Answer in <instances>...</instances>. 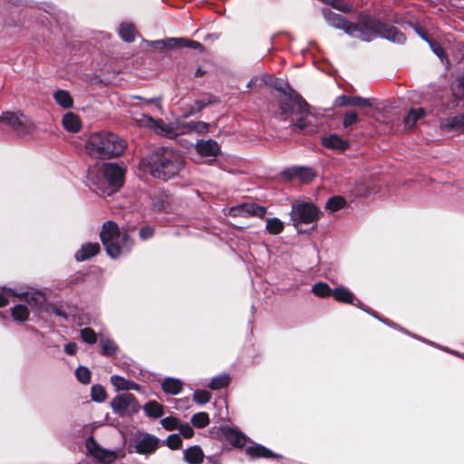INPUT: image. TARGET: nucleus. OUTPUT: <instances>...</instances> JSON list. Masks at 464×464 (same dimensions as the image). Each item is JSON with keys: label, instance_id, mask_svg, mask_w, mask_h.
Returning a JSON list of instances; mask_svg holds the SVG:
<instances>
[{"label": "nucleus", "instance_id": "17", "mask_svg": "<svg viewBox=\"0 0 464 464\" xmlns=\"http://www.w3.org/2000/svg\"><path fill=\"white\" fill-rule=\"evenodd\" d=\"M334 105L338 107L355 106V107H372V103L370 99L359 96H338L334 101Z\"/></svg>", "mask_w": 464, "mask_h": 464}, {"label": "nucleus", "instance_id": "51", "mask_svg": "<svg viewBox=\"0 0 464 464\" xmlns=\"http://www.w3.org/2000/svg\"><path fill=\"white\" fill-rule=\"evenodd\" d=\"M322 2L333 6L334 8L341 11H348V8H346L340 0H321Z\"/></svg>", "mask_w": 464, "mask_h": 464}, {"label": "nucleus", "instance_id": "59", "mask_svg": "<svg viewBox=\"0 0 464 464\" xmlns=\"http://www.w3.org/2000/svg\"><path fill=\"white\" fill-rule=\"evenodd\" d=\"M7 304L8 299L3 294H0V307H4Z\"/></svg>", "mask_w": 464, "mask_h": 464}, {"label": "nucleus", "instance_id": "58", "mask_svg": "<svg viewBox=\"0 0 464 464\" xmlns=\"http://www.w3.org/2000/svg\"><path fill=\"white\" fill-rule=\"evenodd\" d=\"M267 76L264 75L263 78L254 77L250 80V82L247 83V87L250 88L257 83L258 81H265Z\"/></svg>", "mask_w": 464, "mask_h": 464}, {"label": "nucleus", "instance_id": "56", "mask_svg": "<svg viewBox=\"0 0 464 464\" xmlns=\"http://www.w3.org/2000/svg\"><path fill=\"white\" fill-rule=\"evenodd\" d=\"M188 47L191 49L199 50L200 52L204 50L203 45L200 43L193 40H191L190 43H188Z\"/></svg>", "mask_w": 464, "mask_h": 464}, {"label": "nucleus", "instance_id": "20", "mask_svg": "<svg viewBox=\"0 0 464 464\" xmlns=\"http://www.w3.org/2000/svg\"><path fill=\"white\" fill-rule=\"evenodd\" d=\"M223 433L227 440L236 447H243L246 443V437L235 429L226 428L223 430Z\"/></svg>", "mask_w": 464, "mask_h": 464}, {"label": "nucleus", "instance_id": "53", "mask_svg": "<svg viewBox=\"0 0 464 464\" xmlns=\"http://www.w3.org/2000/svg\"><path fill=\"white\" fill-rule=\"evenodd\" d=\"M76 344L73 343H67L65 346H64V351L66 353L70 354V355H72L75 353L76 352Z\"/></svg>", "mask_w": 464, "mask_h": 464}, {"label": "nucleus", "instance_id": "8", "mask_svg": "<svg viewBox=\"0 0 464 464\" xmlns=\"http://www.w3.org/2000/svg\"><path fill=\"white\" fill-rule=\"evenodd\" d=\"M136 120L140 125L148 127L158 135L167 138L178 136V121L167 123L162 120H156L146 114H141Z\"/></svg>", "mask_w": 464, "mask_h": 464}, {"label": "nucleus", "instance_id": "36", "mask_svg": "<svg viewBox=\"0 0 464 464\" xmlns=\"http://www.w3.org/2000/svg\"><path fill=\"white\" fill-rule=\"evenodd\" d=\"M191 423L197 428H205L209 424V418L207 412H198L192 416Z\"/></svg>", "mask_w": 464, "mask_h": 464}, {"label": "nucleus", "instance_id": "24", "mask_svg": "<svg viewBox=\"0 0 464 464\" xmlns=\"http://www.w3.org/2000/svg\"><path fill=\"white\" fill-rule=\"evenodd\" d=\"M441 127L449 130L464 131V111L448 119L445 124L441 123Z\"/></svg>", "mask_w": 464, "mask_h": 464}, {"label": "nucleus", "instance_id": "55", "mask_svg": "<svg viewBox=\"0 0 464 464\" xmlns=\"http://www.w3.org/2000/svg\"><path fill=\"white\" fill-rule=\"evenodd\" d=\"M178 42H177V49L178 48H182V47H188V43H190L191 40L189 39H187V38H177Z\"/></svg>", "mask_w": 464, "mask_h": 464}, {"label": "nucleus", "instance_id": "61", "mask_svg": "<svg viewBox=\"0 0 464 464\" xmlns=\"http://www.w3.org/2000/svg\"><path fill=\"white\" fill-rule=\"evenodd\" d=\"M154 208H157V209H159V210H163V209H165V206H164L162 203H160V204L154 203Z\"/></svg>", "mask_w": 464, "mask_h": 464}, {"label": "nucleus", "instance_id": "29", "mask_svg": "<svg viewBox=\"0 0 464 464\" xmlns=\"http://www.w3.org/2000/svg\"><path fill=\"white\" fill-rule=\"evenodd\" d=\"M11 314L14 321L25 322L29 318V309L24 304H16L11 309Z\"/></svg>", "mask_w": 464, "mask_h": 464}, {"label": "nucleus", "instance_id": "40", "mask_svg": "<svg viewBox=\"0 0 464 464\" xmlns=\"http://www.w3.org/2000/svg\"><path fill=\"white\" fill-rule=\"evenodd\" d=\"M344 205V199L341 197H333L328 199L325 208L331 211L334 212L340 209Z\"/></svg>", "mask_w": 464, "mask_h": 464}, {"label": "nucleus", "instance_id": "45", "mask_svg": "<svg viewBox=\"0 0 464 464\" xmlns=\"http://www.w3.org/2000/svg\"><path fill=\"white\" fill-rule=\"evenodd\" d=\"M210 398V393L204 390L196 391L193 394L194 401L199 404H205L208 402Z\"/></svg>", "mask_w": 464, "mask_h": 464}, {"label": "nucleus", "instance_id": "5", "mask_svg": "<svg viewBox=\"0 0 464 464\" xmlns=\"http://www.w3.org/2000/svg\"><path fill=\"white\" fill-rule=\"evenodd\" d=\"M100 237L108 255L113 258L121 255L122 248L129 250L131 246L129 236L126 233L122 235L121 245L118 242L121 237V231L118 225L111 220L103 224Z\"/></svg>", "mask_w": 464, "mask_h": 464}, {"label": "nucleus", "instance_id": "12", "mask_svg": "<svg viewBox=\"0 0 464 464\" xmlns=\"http://www.w3.org/2000/svg\"><path fill=\"white\" fill-rule=\"evenodd\" d=\"M86 448L88 452L95 459L103 464H111L114 462L118 458L116 451L103 449L93 440V438H90L86 441Z\"/></svg>", "mask_w": 464, "mask_h": 464}, {"label": "nucleus", "instance_id": "6", "mask_svg": "<svg viewBox=\"0 0 464 464\" xmlns=\"http://www.w3.org/2000/svg\"><path fill=\"white\" fill-rule=\"evenodd\" d=\"M99 175L108 184L105 188L103 181L96 182L99 189L104 194L111 195L123 185L125 169L115 163H104L99 168Z\"/></svg>", "mask_w": 464, "mask_h": 464}, {"label": "nucleus", "instance_id": "26", "mask_svg": "<svg viewBox=\"0 0 464 464\" xmlns=\"http://www.w3.org/2000/svg\"><path fill=\"white\" fill-rule=\"evenodd\" d=\"M143 411L150 418H160L164 414L163 406L156 401H150L143 406Z\"/></svg>", "mask_w": 464, "mask_h": 464}, {"label": "nucleus", "instance_id": "60", "mask_svg": "<svg viewBox=\"0 0 464 464\" xmlns=\"http://www.w3.org/2000/svg\"><path fill=\"white\" fill-rule=\"evenodd\" d=\"M53 313H55L57 315L65 317V314H63V313L59 308H57V307H53Z\"/></svg>", "mask_w": 464, "mask_h": 464}, {"label": "nucleus", "instance_id": "41", "mask_svg": "<svg viewBox=\"0 0 464 464\" xmlns=\"http://www.w3.org/2000/svg\"><path fill=\"white\" fill-rule=\"evenodd\" d=\"M437 58L440 60V62L444 65L445 72L448 71L450 65V62L449 59V56L444 50V48L437 42Z\"/></svg>", "mask_w": 464, "mask_h": 464}, {"label": "nucleus", "instance_id": "50", "mask_svg": "<svg viewBox=\"0 0 464 464\" xmlns=\"http://www.w3.org/2000/svg\"><path fill=\"white\" fill-rule=\"evenodd\" d=\"M179 430L180 434L187 439L191 438L194 435V430L192 427L188 423L181 424L179 427Z\"/></svg>", "mask_w": 464, "mask_h": 464}, {"label": "nucleus", "instance_id": "9", "mask_svg": "<svg viewBox=\"0 0 464 464\" xmlns=\"http://www.w3.org/2000/svg\"><path fill=\"white\" fill-rule=\"evenodd\" d=\"M0 123L13 128L20 135H28L34 130V125L24 114L5 111L0 116Z\"/></svg>", "mask_w": 464, "mask_h": 464}, {"label": "nucleus", "instance_id": "25", "mask_svg": "<svg viewBox=\"0 0 464 464\" xmlns=\"http://www.w3.org/2000/svg\"><path fill=\"white\" fill-rule=\"evenodd\" d=\"M161 387L166 393L176 395L181 392L182 382L178 379L166 378L163 381Z\"/></svg>", "mask_w": 464, "mask_h": 464}, {"label": "nucleus", "instance_id": "52", "mask_svg": "<svg viewBox=\"0 0 464 464\" xmlns=\"http://www.w3.org/2000/svg\"><path fill=\"white\" fill-rule=\"evenodd\" d=\"M153 235V228L150 227H146L140 229V236L143 239L150 238Z\"/></svg>", "mask_w": 464, "mask_h": 464}, {"label": "nucleus", "instance_id": "46", "mask_svg": "<svg viewBox=\"0 0 464 464\" xmlns=\"http://www.w3.org/2000/svg\"><path fill=\"white\" fill-rule=\"evenodd\" d=\"M81 336L88 343H94L97 340L95 332L88 327L81 331Z\"/></svg>", "mask_w": 464, "mask_h": 464}, {"label": "nucleus", "instance_id": "14", "mask_svg": "<svg viewBox=\"0 0 464 464\" xmlns=\"http://www.w3.org/2000/svg\"><path fill=\"white\" fill-rule=\"evenodd\" d=\"M266 214V208L257 206L254 203H246L238 205L228 209V215L232 217H258L262 218Z\"/></svg>", "mask_w": 464, "mask_h": 464}, {"label": "nucleus", "instance_id": "31", "mask_svg": "<svg viewBox=\"0 0 464 464\" xmlns=\"http://www.w3.org/2000/svg\"><path fill=\"white\" fill-rule=\"evenodd\" d=\"M246 453H247V455H249L252 458H258V457L271 458V457H273V453L269 450H267L265 447L260 446V445L248 447L246 449Z\"/></svg>", "mask_w": 464, "mask_h": 464}, {"label": "nucleus", "instance_id": "4", "mask_svg": "<svg viewBox=\"0 0 464 464\" xmlns=\"http://www.w3.org/2000/svg\"><path fill=\"white\" fill-rule=\"evenodd\" d=\"M275 87L283 92L279 98V115L287 119L294 114H301L302 116L297 120L295 125L299 129L306 127V120L303 114L308 111V104L291 89L288 88V92H286L281 86L276 85Z\"/></svg>", "mask_w": 464, "mask_h": 464}, {"label": "nucleus", "instance_id": "16", "mask_svg": "<svg viewBox=\"0 0 464 464\" xmlns=\"http://www.w3.org/2000/svg\"><path fill=\"white\" fill-rule=\"evenodd\" d=\"M196 151L202 157H216L220 152V146L212 140H200L195 145Z\"/></svg>", "mask_w": 464, "mask_h": 464}, {"label": "nucleus", "instance_id": "54", "mask_svg": "<svg viewBox=\"0 0 464 464\" xmlns=\"http://www.w3.org/2000/svg\"><path fill=\"white\" fill-rule=\"evenodd\" d=\"M437 349H440V350L446 351V352L450 353H452V354H454V355H456L458 357H460V358L464 359V353H459L457 351L450 350L448 348H445V347L440 345L439 343H437Z\"/></svg>", "mask_w": 464, "mask_h": 464}, {"label": "nucleus", "instance_id": "44", "mask_svg": "<svg viewBox=\"0 0 464 464\" xmlns=\"http://www.w3.org/2000/svg\"><path fill=\"white\" fill-rule=\"evenodd\" d=\"M101 344L102 347V353L105 355L113 354L117 350V346L114 343V342H112L109 339H102Z\"/></svg>", "mask_w": 464, "mask_h": 464}, {"label": "nucleus", "instance_id": "28", "mask_svg": "<svg viewBox=\"0 0 464 464\" xmlns=\"http://www.w3.org/2000/svg\"><path fill=\"white\" fill-rule=\"evenodd\" d=\"M53 98L55 102L64 109H68L72 106V98L67 91L59 90L55 92Z\"/></svg>", "mask_w": 464, "mask_h": 464}, {"label": "nucleus", "instance_id": "62", "mask_svg": "<svg viewBox=\"0 0 464 464\" xmlns=\"http://www.w3.org/2000/svg\"><path fill=\"white\" fill-rule=\"evenodd\" d=\"M203 74H204V72H203L200 68H198V69L197 70V72H196V76H197V77H200V76H202Z\"/></svg>", "mask_w": 464, "mask_h": 464}, {"label": "nucleus", "instance_id": "1", "mask_svg": "<svg viewBox=\"0 0 464 464\" xmlns=\"http://www.w3.org/2000/svg\"><path fill=\"white\" fill-rule=\"evenodd\" d=\"M323 15L326 23L337 29H342L345 33L354 35L363 41H369L377 34H382L384 37L393 42H402L403 36L393 27H385L375 20L368 19L363 22L362 27L351 24L342 15L332 12L329 9L323 10Z\"/></svg>", "mask_w": 464, "mask_h": 464}, {"label": "nucleus", "instance_id": "15", "mask_svg": "<svg viewBox=\"0 0 464 464\" xmlns=\"http://www.w3.org/2000/svg\"><path fill=\"white\" fill-rule=\"evenodd\" d=\"M209 124L201 121H178V136L191 133L204 134L208 132Z\"/></svg>", "mask_w": 464, "mask_h": 464}, {"label": "nucleus", "instance_id": "57", "mask_svg": "<svg viewBox=\"0 0 464 464\" xmlns=\"http://www.w3.org/2000/svg\"><path fill=\"white\" fill-rule=\"evenodd\" d=\"M416 32L420 35V37H422L424 40H426V41L430 44V45L431 49H432L433 51H435V48H434V44H433V43H432V42H430V41L426 37V34H425V32H423L421 29H419V28H417V29H416Z\"/></svg>", "mask_w": 464, "mask_h": 464}, {"label": "nucleus", "instance_id": "2", "mask_svg": "<svg viewBox=\"0 0 464 464\" xmlns=\"http://www.w3.org/2000/svg\"><path fill=\"white\" fill-rule=\"evenodd\" d=\"M144 164L154 178L169 179L179 173L184 166V160L179 151L161 148L150 154Z\"/></svg>", "mask_w": 464, "mask_h": 464}, {"label": "nucleus", "instance_id": "10", "mask_svg": "<svg viewBox=\"0 0 464 464\" xmlns=\"http://www.w3.org/2000/svg\"><path fill=\"white\" fill-rule=\"evenodd\" d=\"M111 406L119 416L132 415L140 410L135 397L130 393L116 396L111 400Z\"/></svg>", "mask_w": 464, "mask_h": 464}, {"label": "nucleus", "instance_id": "23", "mask_svg": "<svg viewBox=\"0 0 464 464\" xmlns=\"http://www.w3.org/2000/svg\"><path fill=\"white\" fill-rule=\"evenodd\" d=\"M63 125L68 131L78 132L81 129V121L73 112H67L63 116Z\"/></svg>", "mask_w": 464, "mask_h": 464}, {"label": "nucleus", "instance_id": "35", "mask_svg": "<svg viewBox=\"0 0 464 464\" xmlns=\"http://www.w3.org/2000/svg\"><path fill=\"white\" fill-rule=\"evenodd\" d=\"M212 102L213 101L211 98H204L201 100H197L194 102V105L190 108V110L184 115L186 117H188L190 115L199 113L207 105L211 104Z\"/></svg>", "mask_w": 464, "mask_h": 464}, {"label": "nucleus", "instance_id": "42", "mask_svg": "<svg viewBox=\"0 0 464 464\" xmlns=\"http://www.w3.org/2000/svg\"><path fill=\"white\" fill-rule=\"evenodd\" d=\"M77 379L84 384H87L91 381V372L84 366H80L75 372Z\"/></svg>", "mask_w": 464, "mask_h": 464}, {"label": "nucleus", "instance_id": "7", "mask_svg": "<svg viewBox=\"0 0 464 464\" xmlns=\"http://www.w3.org/2000/svg\"><path fill=\"white\" fill-rule=\"evenodd\" d=\"M291 220L297 228L301 224H311L318 220L320 210L313 203L295 202L292 205Z\"/></svg>", "mask_w": 464, "mask_h": 464}, {"label": "nucleus", "instance_id": "13", "mask_svg": "<svg viewBox=\"0 0 464 464\" xmlns=\"http://www.w3.org/2000/svg\"><path fill=\"white\" fill-rule=\"evenodd\" d=\"M3 290L12 295L17 296L19 299L25 301L33 309L40 308L46 301V296L44 293L36 290H28L17 292L11 288H3Z\"/></svg>", "mask_w": 464, "mask_h": 464}, {"label": "nucleus", "instance_id": "11", "mask_svg": "<svg viewBox=\"0 0 464 464\" xmlns=\"http://www.w3.org/2000/svg\"><path fill=\"white\" fill-rule=\"evenodd\" d=\"M133 442L136 452L141 455L152 454L160 446L156 436L140 430L134 434Z\"/></svg>", "mask_w": 464, "mask_h": 464}, {"label": "nucleus", "instance_id": "43", "mask_svg": "<svg viewBox=\"0 0 464 464\" xmlns=\"http://www.w3.org/2000/svg\"><path fill=\"white\" fill-rule=\"evenodd\" d=\"M92 398L93 401L102 402L106 399V392L101 385H94L92 388Z\"/></svg>", "mask_w": 464, "mask_h": 464}, {"label": "nucleus", "instance_id": "21", "mask_svg": "<svg viewBox=\"0 0 464 464\" xmlns=\"http://www.w3.org/2000/svg\"><path fill=\"white\" fill-rule=\"evenodd\" d=\"M111 382L117 391L139 390L138 384L119 375H112Z\"/></svg>", "mask_w": 464, "mask_h": 464}, {"label": "nucleus", "instance_id": "3", "mask_svg": "<svg viewBox=\"0 0 464 464\" xmlns=\"http://www.w3.org/2000/svg\"><path fill=\"white\" fill-rule=\"evenodd\" d=\"M125 148V141L118 135L111 132L92 134L87 143L90 153L98 158L120 156Z\"/></svg>", "mask_w": 464, "mask_h": 464}, {"label": "nucleus", "instance_id": "34", "mask_svg": "<svg viewBox=\"0 0 464 464\" xmlns=\"http://www.w3.org/2000/svg\"><path fill=\"white\" fill-rule=\"evenodd\" d=\"M120 35L126 42H132L135 38V28L130 24H121L119 29Z\"/></svg>", "mask_w": 464, "mask_h": 464}, {"label": "nucleus", "instance_id": "49", "mask_svg": "<svg viewBox=\"0 0 464 464\" xmlns=\"http://www.w3.org/2000/svg\"><path fill=\"white\" fill-rule=\"evenodd\" d=\"M358 120V115L355 111H350L345 112L343 116V124L345 128L350 127L354 124Z\"/></svg>", "mask_w": 464, "mask_h": 464}, {"label": "nucleus", "instance_id": "19", "mask_svg": "<svg viewBox=\"0 0 464 464\" xmlns=\"http://www.w3.org/2000/svg\"><path fill=\"white\" fill-rule=\"evenodd\" d=\"M322 143L326 148L340 151H343L349 147L348 141L343 140L336 134H331L328 137H324L322 139Z\"/></svg>", "mask_w": 464, "mask_h": 464}, {"label": "nucleus", "instance_id": "33", "mask_svg": "<svg viewBox=\"0 0 464 464\" xmlns=\"http://www.w3.org/2000/svg\"><path fill=\"white\" fill-rule=\"evenodd\" d=\"M332 295L339 302L352 303L353 299V294L343 287L336 288L334 292L332 291Z\"/></svg>", "mask_w": 464, "mask_h": 464}, {"label": "nucleus", "instance_id": "47", "mask_svg": "<svg viewBox=\"0 0 464 464\" xmlns=\"http://www.w3.org/2000/svg\"><path fill=\"white\" fill-rule=\"evenodd\" d=\"M167 445L171 450H178L182 445V440L178 434H171L167 438Z\"/></svg>", "mask_w": 464, "mask_h": 464}, {"label": "nucleus", "instance_id": "27", "mask_svg": "<svg viewBox=\"0 0 464 464\" xmlns=\"http://www.w3.org/2000/svg\"><path fill=\"white\" fill-rule=\"evenodd\" d=\"M425 115L422 108L411 109L404 119L405 128L411 129Z\"/></svg>", "mask_w": 464, "mask_h": 464}, {"label": "nucleus", "instance_id": "18", "mask_svg": "<svg viewBox=\"0 0 464 464\" xmlns=\"http://www.w3.org/2000/svg\"><path fill=\"white\" fill-rule=\"evenodd\" d=\"M99 251L100 246L98 243H86L81 246L74 256L78 262H82L96 256Z\"/></svg>", "mask_w": 464, "mask_h": 464}, {"label": "nucleus", "instance_id": "22", "mask_svg": "<svg viewBox=\"0 0 464 464\" xmlns=\"http://www.w3.org/2000/svg\"><path fill=\"white\" fill-rule=\"evenodd\" d=\"M183 454L184 459L189 464H199L204 459V453L198 446H192L187 449Z\"/></svg>", "mask_w": 464, "mask_h": 464}, {"label": "nucleus", "instance_id": "48", "mask_svg": "<svg viewBox=\"0 0 464 464\" xmlns=\"http://www.w3.org/2000/svg\"><path fill=\"white\" fill-rule=\"evenodd\" d=\"M162 426L168 430H173L179 427V420L175 417H167L161 420Z\"/></svg>", "mask_w": 464, "mask_h": 464}, {"label": "nucleus", "instance_id": "37", "mask_svg": "<svg viewBox=\"0 0 464 464\" xmlns=\"http://www.w3.org/2000/svg\"><path fill=\"white\" fill-rule=\"evenodd\" d=\"M313 293L319 297H327L332 295V289L325 283H316L312 289Z\"/></svg>", "mask_w": 464, "mask_h": 464}, {"label": "nucleus", "instance_id": "32", "mask_svg": "<svg viewBox=\"0 0 464 464\" xmlns=\"http://www.w3.org/2000/svg\"><path fill=\"white\" fill-rule=\"evenodd\" d=\"M294 173L299 180L304 183L310 182L315 177L314 170L309 168H296L294 169Z\"/></svg>", "mask_w": 464, "mask_h": 464}, {"label": "nucleus", "instance_id": "39", "mask_svg": "<svg viewBox=\"0 0 464 464\" xmlns=\"http://www.w3.org/2000/svg\"><path fill=\"white\" fill-rule=\"evenodd\" d=\"M229 381L230 379L228 375H220L215 377L211 380L209 388L212 390H219L226 387L229 383Z\"/></svg>", "mask_w": 464, "mask_h": 464}, {"label": "nucleus", "instance_id": "38", "mask_svg": "<svg viewBox=\"0 0 464 464\" xmlns=\"http://www.w3.org/2000/svg\"><path fill=\"white\" fill-rule=\"evenodd\" d=\"M284 228V224L278 218H270L266 221V229L272 235L279 234Z\"/></svg>", "mask_w": 464, "mask_h": 464}, {"label": "nucleus", "instance_id": "30", "mask_svg": "<svg viewBox=\"0 0 464 464\" xmlns=\"http://www.w3.org/2000/svg\"><path fill=\"white\" fill-rule=\"evenodd\" d=\"M177 38L175 37H171V38H167V39H164V40H158V41H153L150 44V45L151 47H154L156 49H159V50H166V49H177Z\"/></svg>", "mask_w": 464, "mask_h": 464}]
</instances>
